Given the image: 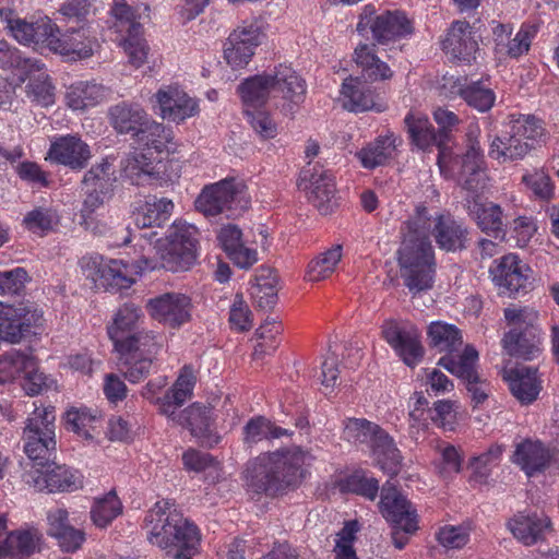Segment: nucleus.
<instances>
[{"label":"nucleus","mask_w":559,"mask_h":559,"mask_svg":"<svg viewBox=\"0 0 559 559\" xmlns=\"http://www.w3.org/2000/svg\"><path fill=\"white\" fill-rule=\"evenodd\" d=\"M431 224L426 207L405 223L404 238L397 251L400 275L412 297L430 290L436 278L435 250L429 239Z\"/></svg>","instance_id":"1"},{"label":"nucleus","mask_w":559,"mask_h":559,"mask_svg":"<svg viewBox=\"0 0 559 559\" xmlns=\"http://www.w3.org/2000/svg\"><path fill=\"white\" fill-rule=\"evenodd\" d=\"M148 542L173 559H192L199 551L198 527L180 514L168 499L157 501L145 516Z\"/></svg>","instance_id":"2"},{"label":"nucleus","mask_w":559,"mask_h":559,"mask_svg":"<svg viewBox=\"0 0 559 559\" xmlns=\"http://www.w3.org/2000/svg\"><path fill=\"white\" fill-rule=\"evenodd\" d=\"M304 454L298 450L262 453L245 469L248 488L255 493L275 496L297 488L304 478Z\"/></svg>","instance_id":"3"},{"label":"nucleus","mask_w":559,"mask_h":559,"mask_svg":"<svg viewBox=\"0 0 559 559\" xmlns=\"http://www.w3.org/2000/svg\"><path fill=\"white\" fill-rule=\"evenodd\" d=\"M194 386V376L190 367H183L180 376L166 394L157 400L160 414L167 416L174 423L188 428L191 435L205 447H214L221 441L213 430L212 407L193 403L186 409L177 413L185 402L191 397Z\"/></svg>","instance_id":"4"},{"label":"nucleus","mask_w":559,"mask_h":559,"mask_svg":"<svg viewBox=\"0 0 559 559\" xmlns=\"http://www.w3.org/2000/svg\"><path fill=\"white\" fill-rule=\"evenodd\" d=\"M354 59L361 68V75H349L343 81L341 96L344 109L352 112L384 110L385 106L380 102L379 95L370 84L391 79L393 72L385 62L377 57L374 45H359L355 49Z\"/></svg>","instance_id":"5"},{"label":"nucleus","mask_w":559,"mask_h":559,"mask_svg":"<svg viewBox=\"0 0 559 559\" xmlns=\"http://www.w3.org/2000/svg\"><path fill=\"white\" fill-rule=\"evenodd\" d=\"M109 122L118 134L129 135L138 144L162 152L171 140V132L153 120L138 104L119 103L110 107Z\"/></svg>","instance_id":"6"},{"label":"nucleus","mask_w":559,"mask_h":559,"mask_svg":"<svg viewBox=\"0 0 559 559\" xmlns=\"http://www.w3.org/2000/svg\"><path fill=\"white\" fill-rule=\"evenodd\" d=\"M545 133L542 120L532 115H510L503 123L502 134L496 136L489 156L499 162L524 158Z\"/></svg>","instance_id":"7"},{"label":"nucleus","mask_w":559,"mask_h":559,"mask_svg":"<svg viewBox=\"0 0 559 559\" xmlns=\"http://www.w3.org/2000/svg\"><path fill=\"white\" fill-rule=\"evenodd\" d=\"M55 411L53 407H36L26 421L23 432L24 452L33 462V468L50 467L55 459Z\"/></svg>","instance_id":"8"},{"label":"nucleus","mask_w":559,"mask_h":559,"mask_svg":"<svg viewBox=\"0 0 559 559\" xmlns=\"http://www.w3.org/2000/svg\"><path fill=\"white\" fill-rule=\"evenodd\" d=\"M43 324V311L29 300L17 304L0 301V340L19 344Z\"/></svg>","instance_id":"9"},{"label":"nucleus","mask_w":559,"mask_h":559,"mask_svg":"<svg viewBox=\"0 0 559 559\" xmlns=\"http://www.w3.org/2000/svg\"><path fill=\"white\" fill-rule=\"evenodd\" d=\"M197 227L175 222L166 236L162 267L171 272L189 270L197 261Z\"/></svg>","instance_id":"10"},{"label":"nucleus","mask_w":559,"mask_h":559,"mask_svg":"<svg viewBox=\"0 0 559 559\" xmlns=\"http://www.w3.org/2000/svg\"><path fill=\"white\" fill-rule=\"evenodd\" d=\"M81 269L98 289L117 293L130 288L134 283L128 265L122 260L105 259L97 254L83 257Z\"/></svg>","instance_id":"11"},{"label":"nucleus","mask_w":559,"mask_h":559,"mask_svg":"<svg viewBox=\"0 0 559 559\" xmlns=\"http://www.w3.org/2000/svg\"><path fill=\"white\" fill-rule=\"evenodd\" d=\"M246 188L241 180L233 177L209 185L197 198L195 209L207 217L231 211L245 199Z\"/></svg>","instance_id":"12"},{"label":"nucleus","mask_w":559,"mask_h":559,"mask_svg":"<svg viewBox=\"0 0 559 559\" xmlns=\"http://www.w3.org/2000/svg\"><path fill=\"white\" fill-rule=\"evenodd\" d=\"M368 28H370L373 39L381 45L404 37L413 32L412 24L405 14L386 11L376 15V10L372 5H366L362 9L357 24V32L361 35Z\"/></svg>","instance_id":"13"},{"label":"nucleus","mask_w":559,"mask_h":559,"mask_svg":"<svg viewBox=\"0 0 559 559\" xmlns=\"http://www.w3.org/2000/svg\"><path fill=\"white\" fill-rule=\"evenodd\" d=\"M141 318V309L132 302H127L118 309L112 324L108 326V335L115 347L140 344L142 348L151 352L150 347L154 346V340L159 337L148 331L133 332Z\"/></svg>","instance_id":"14"},{"label":"nucleus","mask_w":559,"mask_h":559,"mask_svg":"<svg viewBox=\"0 0 559 559\" xmlns=\"http://www.w3.org/2000/svg\"><path fill=\"white\" fill-rule=\"evenodd\" d=\"M379 508L382 516L405 533L418 530L417 512L412 502L390 481L381 490Z\"/></svg>","instance_id":"15"},{"label":"nucleus","mask_w":559,"mask_h":559,"mask_svg":"<svg viewBox=\"0 0 559 559\" xmlns=\"http://www.w3.org/2000/svg\"><path fill=\"white\" fill-rule=\"evenodd\" d=\"M299 187L311 191L310 201L322 215L330 214L336 206L335 182L329 170L309 164L300 171Z\"/></svg>","instance_id":"16"},{"label":"nucleus","mask_w":559,"mask_h":559,"mask_svg":"<svg viewBox=\"0 0 559 559\" xmlns=\"http://www.w3.org/2000/svg\"><path fill=\"white\" fill-rule=\"evenodd\" d=\"M477 360V350L473 346L467 345L459 360L450 356H443L439 359L438 365L462 379L466 383V389L471 393L473 401L479 404L488 397V394L484 389L485 381L480 379L476 370Z\"/></svg>","instance_id":"17"},{"label":"nucleus","mask_w":559,"mask_h":559,"mask_svg":"<svg viewBox=\"0 0 559 559\" xmlns=\"http://www.w3.org/2000/svg\"><path fill=\"white\" fill-rule=\"evenodd\" d=\"M381 334L407 366L414 367L423 358L424 347L420 344L419 333L414 326L385 320L381 326Z\"/></svg>","instance_id":"18"},{"label":"nucleus","mask_w":559,"mask_h":559,"mask_svg":"<svg viewBox=\"0 0 559 559\" xmlns=\"http://www.w3.org/2000/svg\"><path fill=\"white\" fill-rule=\"evenodd\" d=\"M160 340L162 337L154 340V346L150 347L151 352L142 348L140 344L115 347L119 355V369L128 381L136 383L150 374L153 360L162 348Z\"/></svg>","instance_id":"19"},{"label":"nucleus","mask_w":559,"mask_h":559,"mask_svg":"<svg viewBox=\"0 0 559 559\" xmlns=\"http://www.w3.org/2000/svg\"><path fill=\"white\" fill-rule=\"evenodd\" d=\"M261 32L255 24H242L235 28L224 45V59L233 69H242L251 60L260 45Z\"/></svg>","instance_id":"20"},{"label":"nucleus","mask_w":559,"mask_h":559,"mask_svg":"<svg viewBox=\"0 0 559 559\" xmlns=\"http://www.w3.org/2000/svg\"><path fill=\"white\" fill-rule=\"evenodd\" d=\"M151 317L158 322L179 328L191 320V299L179 293H165L147 301Z\"/></svg>","instance_id":"21"},{"label":"nucleus","mask_w":559,"mask_h":559,"mask_svg":"<svg viewBox=\"0 0 559 559\" xmlns=\"http://www.w3.org/2000/svg\"><path fill=\"white\" fill-rule=\"evenodd\" d=\"M154 98L164 120L180 123L199 112L198 102L178 85L162 86Z\"/></svg>","instance_id":"22"},{"label":"nucleus","mask_w":559,"mask_h":559,"mask_svg":"<svg viewBox=\"0 0 559 559\" xmlns=\"http://www.w3.org/2000/svg\"><path fill=\"white\" fill-rule=\"evenodd\" d=\"M51 466L26 472L25 483L37 491H72L81 487L80 478L66 465H58L53 459Z\"/></svg>","instance_id":"23"},{"label":"nucleus","mask_w":559,"mask_h":559,"mask_svg":"<svg viewBox=\"0 0 559 559\" xmlns=\"http://www.w3.org/2000/svg\"><path fill=\"white\" fill-rule=\"evenodd\" d=\"M115 180L111 165L107 160L92 166L81 181L82 190L86 194L83 211L93 213L99 207L110 197Z\"/></svg>","instance_id":"24"},{"label":"nucleus","mask_w":559,"mask_h":559,"mask_svg":"<svg viewBox=\"0 0 559 559\" xmlns=\"http://www.w3.org/2000/svg\"><path fill=\"white\" fill-rule=\"evenodd\" d=\"M96 37L92 35L90 26L85 24L79 28L67 29L66 33L52 31L49 49L63 56L75 59H86L93 55Z\"/></svg>","instance_id":"25"},{"label":"nucleus","mask_w":559,"mask_h":559,"mask_svg":"<svg viewBox=\"0 0 559 559\" xmlns=\"http://www.w3.org/2000/svg\"><path fill=\"white\" fill-rule=\"evenodd\" d=\"M0 17L7 23L14 38L24 45H46L49 48L51 32L58 31L56 24L48 17L28 23L25 20L14 17V13L10 9H0Z\"/></svg>","instance_id":"26"},{"label":"nucleus","mask_w":559,"mask_h":559,"mask_svg":"<svg viewBox=\"0 0 559 559\" xmlns=\"http://www.w3.org/2000/svg\"><path fill=\"white\" fill-rule=\"evenodd\" d=\"M527 267L516 254L502 257L496 266L490 267L492 282L498 287L499 295L512 297L525 289L528 276L524 273Z\"/></svg>","instance_id":"27"},{"label":"nucleus","mask_w":559,"mask_h":559,"mask_svg":"<svg viewBox=\"0 0 559 559\" xmlns=\"http://www.w3.org/2000/svg\"><path fill=\"white\" fill-rule=\"evenodd\" d=\"M459 178L463 189L478 195L487 186V169L478 142H473L465 154L457 158Z\"/></svg>","instance_id":"28"},{"label":"nucleus","mask_w":559,"mask_h":559,"mask_svg":"<svg viewBox=\"0 0 559 559\" xmlns=\"http://www.w3.org/2000/svg\"><path fill=\"white\" fill-rule=\"evenodd\" d=\"M501 374L508 382L511 393L521 404H531L537 399L542 390V381L536 368L523 365L504 367Z\"/></svg>","instance_id":"29"},{"label":"nucleus","mask_w":559,"mask_h":559,"mask_svg":"<svg viewBox=\"0 0 559 559\" xmlns=\"http://www.w3.org/2000/svg\"><path fill=\"white\" fill-rule=\"evenodd\" d=\"M465 206L483 233L493 238L504 237L503 212L498 204L481 202L479 195H472L465 200Z\"/></svg>","instance_id":"30"},{"label":"nucleus","mask_w":559,"mask_h":559,"mask_svg":"<svg viewBox=\"0 0 559 559\" xmlns=\"http://www.w3.org/2000/svg\"><path fill=\"white\" fill-rule=\"evenodd\" d=\"M50 159L71 169H83L92 157L90 146L80 138L68 135L55 141L48 153Z\"/></svg>","instance_id":"31"},{"label":"nucleus","mask_w":559,"mask_h":559,"mask_svg":"<svg viewBox=\"0 0 559 559\" xmlns=\"http://www.w3.org/2000/svg\"><path fill=\"white\" fill-rule=\"evenodd\" d=\"M431 233L441 250L455 252L466 248L467 228L449 215L437 216Z\"/></svg>","instance_id":"32"},{"label":"nucleus","mask_w":559,"mask_h":559,"mask_svg":"<svg viewBox=\"0 0 559 559\" xmlns=\"http://www.w3.org/2000/svg\"><path fill=\"white\" fill-rule=\"evenodd\" d=\"M406 132L412 143L420 150L437 146L440 150L438 163L442 159V133H437L429 119L420 112H409L404 119Z\"/></svg>","instance_id":"33"},{"label":"nucleus","mask_w":559,"mask_h":559,"mask_svg":"<svg viewBox=\"0 0 559 559\" xmlns=\"http://www.w3.org/2000/svg\"><path fill=\"white\" fill-rule=\"evenodd\" d=\"M174 203L167 198H148L132 212V222L139 229L162 227L173 214Z\"/></svg>","instance_id":"34"},{"label":"nucleus","mask_w":559,"mask_h":559,"mask_svg":"<svg viewBox=\"0 0 559 559\" xmlns=\"http://www.w3.org/2000/svg\"><path fill=\"white\" fill-rule=\"evenodd\" d=\"M442 44L443 50L459 60L469 61L478 49L472 26L466 21L453 22Z\"/></svg>","instance_id":"35"},{"label":"nucleus","mask_w":559,"mask_h":559,"mask_svg":"<svg viewBox=\"0 0 559 559\" xmlns=\"http://www.w3.org/2000/svg\"><path fill=\"white\" fill-rule=\"evenodd\" d=\"M503 349L509 356L532 360L540 353L539 337L535 328H514L502 338Z\"/></svg>","instance_id":"36"},{"label":"nucleus","mask_w":559,"mask_h":559,"mask_svg":"<svg viewBox=\"0 0 559 559\" xmlns=\"http://www.w3.org/2000/svg\"><path fill=\"white\" fill-rule=\"evenodd\" d=\"M48 533L58 539L59 546L67 552L75 551L84 542V533L68 522V511L55 509L48 512Z\"/></svg>","instance_id":"37"},{"label":"nucleus","mask_w":559,"mask_h":559,"mask_svg":"<svg viewBox=\"0 0 559 559\" xmlns=\"http://www.w3.org/2000/svg\"><path fill=\"white\" fill-rule=\"evenodd\" d=\"M550 452L539 441L525 440L516 445L513 462L521 466L528 477L546 469L550 462Z\"/></svg>","instance_id":"38"},{"label":"nucleus","mask_w":559,"mask_h":559,"mask_svg":"<svg viewBox=\"0 0 559 559\" xmlns=\"http://www.w3.org/2000/svg\"><path fill=\"white\" fill-rule=\"evenodd\" d=\"M507 526L516 539L530 546L543 537L545 531L550 526V521L536 513L520 512L508 521Z\"/></svg>","instance_id":"39"},{"label":"nucleus","mask_w":559,"mask_h":559,"mask_svg":"<svg viewBox=\"0 0 559 559\" xmlns=\"http://www.w3.org/2000/svg\"><path fill=\"white\" fill-rule=\"evenodd\" d=\"M271 75L272 88L281 92L285 99L297 105L305 100L306 82L293 68L280 64Z\"/></svg>","instance_id":"40"},{"label":"nucleus","mask_w":559,"mask_h":559,"mask_svg":"<svg viewBox=\"0 0 559 559\" xmlns=\"http://www.w3.org/2000/svg\"><path fill=\"white\" fill-rule=\"evenodd\" d=\"M40 533L35 530H16L1 539L0 556H11L20 559L35 552L40 540Z\"/></svg>","instance_id":"41"},{"label":"nucleus","mask_w":559,"mask_h":559,"mask_svg":"<svg viewBox=\"0 0 559 559\" xmlns=\"http://www.w3.org/2000/svg\"><path fill=\"white\" fill-rule=\"evenodd\" d=\"M429 344L445 356L459 360L461 355L454 356L463 344L461 331L454 325L441 321L432 322L428 328Z\"/></svg>","instance_id":"42"},{"label":"nucleus","mask_w":559,"mask_h":559,"mask_svg":"<svg viewBox=\"0 0 559 559\" xmlns=\"http://www.w3.org/2000/svg\"><path fill=\"white\" fill-rule=\"evenodd\" d=\"M273 86L271 74H258L246 79L239 86L238 92L245 105V109H258L269 99Z\"/></svg>","instance_id":"43"},{"label":"nucleus","mask_w":559,"mask_h":559,"mask_svg":"<svg viewBox=\"0 0 559 559\" xmlns=\"http://www.w3.org/2000/svg\"><path fill=\"white\" fill-rule=\"evenodd\" d=\"M369 447L381 468L389 475H396L401 465V453L393 439L381 428L377 431Z\"/></svg>","instance_id":"44"},{"label":"nucleus","mask_w":559,"mask_h":559,"mask_svg":"<svg viewBox=\"0 0 559 559\" xmlns=\"http://www.w3.org/2000/svg\"><path fill=\"white\" fill-rule=\"evenodd\" d=\"M242 441L246 445L251 447L264 439H278L285 436H292L288 429L276 426L273 421L264 416H255L250 418L242 429Z\"/></svg>","instance_id":"45"},{"label":"nucleus","mask_w":559,"mask_h":559,"mask_svg":"<svg viewBox=\"0 0 559 559\" xmlns=\"http://www.w3.org/2000/svg\"><path fill=\"white\" fill-rule=\"evenodd\" d=\"M396 140L397 138L394 133L389 131L385 135L377 138L374 142L362 148L357 154L362 166L373 169L383 165L395 151Z\"/></svg>","instance_id":"46"},{"label":"nucleus","mask_w":559,"mask_h":559,"mask_svg":"<svg viewBox=\"0 0 559 559\" xmlns=\"http://www.w3.org/2000/svg\"><path fill=\"white\" fill-rule=\"evenodd\" d=\"M123 173L126 177L136 186L152 185L159 178V171L155 169V165L151 158L145 154L138 152L130 154L126 158L123 163Z\"/></svg>","instance_id":"47"},{"label":"nucleus","mask_w":559,"mask_h":559,"mask_svg":"<svg viewBox=\"0 0 559 559\" xmlns=\"http://www.w3.org/2000/svg\"><path fill=\"white\" fill-rule=\"evenodd\" d=\"M35 357L31 350L12 349L0 356V374L4 380L23 378L35 366Z\"/></svg>","instance_id":"48"},{"label":"nucleus","mask_w":559,"mask_h":559,"mask_svg":"<svg viewBox=\"0 0 559 559\" xmlns=\"http://www.w3.org/2000/svg\"><path fill=\"white\" fill-rule=\"evenodd\" d=\"M342 259V246L334 245L329 250L320 253L312 259L307 267L306 280L309 282H320L328 278Z\"/></svg>","instance_id":"49"},{"label":"nucleus","mask_w":559,"mask_h":559,"mask_svg":"<svg viewBox=\"0 0 559 559\" xmlns=\"http://www.w3.org/2000/svg\"><path fill=\"white\" fill-rule=\"evenodd\" d=\"M342 492H350L369 500H374L379 492V481L364 469L354 471L338 481Z\"/></svg>","instance_id":"50"},{"label":"nucleus","mask_w":559,"mask_h":559,"mask_svg":"<svg viewBox=\"0 0 559 559\" xmlns=\"http://www.w3.org/2000/svg\"><path fill=\"white\" fill-rule=\"evenodd\" d=\"M257 285L252 293L261 310H271L277 304V275L271 269H261L255 276Z\"/></svg>","instance_id":"51"},{"label":"nucleus","mask_w":559,"mask_h":559,"mask_svg":"<svg viewBox=\"0 0 559 559\" xmlns=\"http://www.w3.org/2000/svg\"><path fill=\"white\" fill-rule=\"evenodd\" d=\"M122 512V503L114 490L103 498L96 499L91 510L93 523L98 527H106Z\"/></svg>","instance_id":"52"},{"label":"nucleus","mask_w":559,"mask_h":559,"mask_svg":"<svg viewBox=\"0 0 559 559\" xmlns=\"http://www.w3.org/2000/svg\"><path fill=\"white\" fill-rule=\"evenodd\" d=\"M107 95L106 88L95 82L80 83L68 94L69 105L73 109H83L102 102Z\"/></svg>","instance_id":"53"},{"label":"nucleus","mask_w":559,"mask_h":559,"mask_svg":"<svg viewBox=\"0 0 559 559\" xmlns=\"http://www.w3.org/2000/svg\"><path fill=\"white\" fill-rule=\"evenodd\" d=\"M459 95L480 112L488 111L495 104V93L481 82H472L459 88Z\"/></svg>","instance_id":"54"},{"label":"nucleus","mask_w":559,"mask_h":559,"mask_svg":"<svg viewBox=\"0 0 559 559\" xmlns=\"http://www.w3.org/2000/svg\"><path fill=\"white\" fill-rule=\"evenodd\" d=\"M97 415L87 409L70 411L66 416V426L68 430L73 431L85 440H92L99 421Z\"/></svg>","instance_id":"55"},{"label":"nucleus","mask_w":559,"mask_h":559,"mask_svg":"<svg viewBox=\"0 0 559 559\" xmlns=\"http://www.w3.org/2000/svg\"><path fill=\"white\" fill-rule=\"evenodd\" d=\"M379 427L364 418H349L344 427V438L353 443L370 444L379 431Z\"/></svg>","instance_id":"56"},{"label":"nucleus","mask_w":559,"mask_h":559,"mask_svg":"<svg viewBox=\"0 0 559 559\" xmlns=\"http://www.w3.org/2000/svg\"><path fill=\"white\" fill-rule=\"evenodd\" d=\"M459 405L455 401L441 400L433 403L430 412V419L438 427L445 431H453L457 424Z\"/></svg>","instance_id":"57"},{"label":"nucleus","mask_w":559,"mask_h":559,"mask_svg":"<svg viewBox=\"0 0 559 559\" xmlns=\"http://www.w3.org/2000/svg\"><path fill=\"white\" fill-rule=\"evenodd\" d=\"M501 454L502 447L499 444H492L484 453L478 456H474L471 460V466L474 468L471 479L479 484H485L490 474L489 466L497 463Z\"/></svg>","instance_id":"58"},{"label":"nucleus","mask_w":559,"mask_h":559,"mask_svg":"<svg viewBox=\"0 0 559 559\" xmlns=\"http://www.w3.org/2000/svg\"><path fill=\"white\" fill-rule=\"evenodd\" d=\"M58 214L50 207H36L28 212L23 223L26 228L33 233L36 231H49L58 223Z\"/></svg>","instance_id":"59"},{"label":"nucleus","mask_w":559,"mask_h":559,"mask_svg":"<svg viewBox=\"0 0 559 559\" xmlns=\"http://www.w3.org/2000/svg\"><path fill=\"white\" fill-rule=\"evenodd\" d=\"M28 281L29 276L24 267L0 272V295L19 296L24 293Z\"/></svg>","instance_id":"60"},{"label":"nucleus","mask_w":559,"mask_h":559,"mask_svg":"<svg viewBox=\"0 0 559 559\" xmlns=\"http://www.w3.org/2000/svg\"><path fill=\"white\" fill-rule=\"evenodd\" d=\"M534 31L528 27H522L513 38L509 36L504 46H502L497 53L506 55L510 58H519L530 50Z\"/></svg>","instance_id":"61"},{"label":"nucleus","mask_w":559,"mask_h":559,"mask_svg":"<svg viewBox=\"0 0 559 559\" xmlns=\"http://www.w3.org/2000/svg\"><path fill=\"white\" fill-rule=\"evenodd\" d=\"M245 114L253 130L263 140L273 139L277 134V128L267 112L258 109H245Z\"/></svg>","instance_id":"62"},{"label":"nucleus","mask_w":559,"mask_h":559,"mask_svg":"<svg viewBox=\"0 0 559 559\" xmlns=\"http://www.w3.org/2000/svg\"><path fill=\"white\" fill-rule=\"evenodd\" d=\"M26 87L28 97L39 105L48 106L53 103V87L47 75L39 74L32 79Z\"/></svg>","instance_id":"63"},{"label":"nucleus","mask_w":559,"mask_h":559,"mask_svg":"<svg viewBox=\"0 0 559 559\" xmlns=\"http://www.w3.org/2000/svg\"><path fill=\"white\" fill-rule=\"evenodd\" d=\"M437 539L448 549H460L467 544L469 535L462 526L449 525L439 530Z\"/></svg>","instance_id":"64"}]
</instances>
